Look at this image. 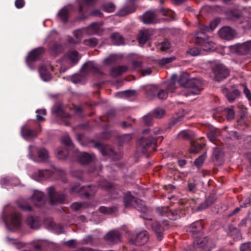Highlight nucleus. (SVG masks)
Instances as JSON below:
<instances>
[{
	"instance_id": "9",
	"label": "nucleus",
	"mask_w": 251,
	"mask_h": 251,
	"mask_svg": "<svg viewBox=\"0 0 251 251\" xmlns=\"http://www.w3.org/2000/svg\"><path fill=\"white\" fill-rule=\"evenodd\" d=\"M216 81H221L227 77L229 75V71L222 64H216L212 68Z\"/></svg>"
},
{
	"instance_id": "7",
	"label": "nucleus",
	"mask_w": 251,
	"mask_h": 251,
	"mask_svg": "<svg viewBox=\"0 0 251 251\" xmlns=\"http://www.w3.org/2000/svg\"><path fill=\"white\" fill-rule=\"evenodd\" d=\"M195 36L197 39V44L200 45L203 50L213 51L216 50V44L209 41L208 39H205V35L203 32L197 33Z\"/></svg>"
},
{
	"instance_id": "25",
	"label": "nucleus",
	"mask_w": 251,
	"mask_h": 251,
	"mask_svg": "<svg viewBox=\"0 0 251 251\" xmlns=\"http://www.w3.org/2000/svg\"><path fill=\"white\" fill-rule=\"evenodd\" d=\"M220 23V19L219 18H216L210 23L209 26L204 25H200V28L201 30V32H203L204 31H209L210 30L213 31L217 26Z\"/></svg>"
},
{
	"instance_id": "52",
	"label": "nucleus",
	"mask_w": 251,
	"mask_h": 251,
	"mask_svg": "<svg viewBox=\"0 0 251 251\" xmlns=\"http://www.w3.org/2000/svg\"><path fill=\"white\" fill-rule=\"evenodd\" d=\"M83 43L84 45L89 47H95L97 45L98 41L96 38H92L88 40H85Z\"/></svg>"
},
{
	"instance_id": "19",
	"label": "nucleus",
	"mask_w": 251,
	"mask_h": 251,
	"mask_svg": "<svg viewBox=\"0 0 251 251\" xmlns=\"http://www.w3.org/2000/svg\"><path fill=\"white\" fill-rule=\"evenodd\" d=\"M157 210L160 215H164L170 220H175L180 217L176 213L169 210L167 207H158L157 208Z\"/></svg>"
},
{
	"instance_id": "32",
	"label": "nucleus",
	"mask_w": 251,
	"mask_h": 251,
	"mask_svg": "<svg viewBox=\"0 0 251 251\" xmlns=\"http://www.w3.org/2000/svg\"><path fill=\"white\" fill-rule=\"evenodd\" d=\"M223 93L226 94V98L230 102L233 101L239 95L240 93L239 91L237 90L228 92V90L226 88L223 90Z\"/></svg>"
},
{
	"instance_id": "38",
	"label": "nucleus",
	"mask_w": 251,
	"mask_h": 251,
	"mask_svg": "<svg viewBox=\"0 0 251 251\" xmlns=\"http://www.w3.org/2000/svg\"><path fill=\"white\" fill-rule=\"evenodd\" d=\"M69 60L73 63H76L80 58L77 51L75 50L70 51L67 54Z\"/></svg>"
},
{
	"instance_id": "30",
	"label": "nucleus",
	"mask_w": 251,
	"mask_h": 251,
	"mask_svg": "<svg viewBox=\"0 0 251 251\" xmlns=\"http://www.w3.org/2000/svg\"><path fill=\"white\" fill-rule=\"evenodd\" d=\"M99 186L101 187L102 189L105 190H110V193L113 195V193L118 194L117 189L116 188L110 183L104 180L100 182L99 184Z\"/></svg>"
},
{
	"instance_id": "3",
	"label": "nucleus",
	"mask_w": 251,
	"mask_h": 251,
	"mask_svg": "<svg viewBox=\"0 0 251 251\" xmlns=\"http://www.w3.org/2000/svg\"><path fill=\"white\" fill-rule=\"evenodd\" d=\"M178 83L184 88L183 95L199 94L202 89V82L198 78H190L189 74L183 72L180 75Z\"/></svg>"
},
{
	"instance_id": "45",
	"label": "nucleus",
	"mask_w": 251,
	"mask_h": 251,
	"mask_svg": "<svg viewBox=\"0 0 251 251\" xmlns=\"http://www.w3.org/2000/svg\"><path fill=\"white\" fill-rule=\"evenodd\" d=\"M84 29L85 27L77 29L74 32V35L77 40L76 42H80L84 35L86 34Z\"/></svg>"
},
{
	"instance_id": "17",
	"label": "nucleus",
	"mask_w": 251,
	"mask_h": 251,
	"mask_svg": "<svg viewBox=\"0 0 251 251\" xmlns=\"http://www.w3.org/2000/svg\"><path fill=\"white\" fill-rule=\"evenodd\" d=\"M52 112L56 116L59 117L61 120L64 122L65 125L68 126L69 125L67 119L70 118L71 115L68 113H66L61 106H54L52 109Z\"/></svg>"
},
{
	"instance_id": "15",
	"label": "nucleus",
	"mask_w": 251,
	"mask_h": 251,
	"mask_svg": "<svg viewBox=\"0 0 251 251\" xmlns=\"http://www.w3.org/2000/svg\"><path fill=\"white\" fill-rule=\"evenodd\" d=\"M102 24L101 23H94L85 27V32L87 35L99 34L102 32Z\"/></svg>"
},
{
	"instance_id": "18",
	"label": "nucleus",
	"mask_w": 251,
	"mask_h": 251,
	"mask_svg": "<svg viewBox=\"0 0 251 251\" xmlns=\"http://www.w3.org/2000/svg\"><path fill=\"white\" fill-rule=\"evenodd\" d=\"M44 49L42 47L38 48L32 50L27 57V63L29 64L30 62L36 60L44 53Z\"/></svg>"
},
{
	"instance_id": "8",
	"label": "nucleus",
	"mask_w": 251,
	"mask_h": 251,
	"mask_svg": "<svg viewBox=\"0 0 251 251\" xmlns=\"http://www.w3.org/2000/svg\"><path fill=\"white\" fill-rule=\"evenodd\" d=\"M4 221L9 229L14 230L20 227L21 224V216L20 214L13 212L10 216H4Z\"/></svg>"
},
{
	"instance_id": "53",
	"label": "nucleus",
	"mask_w": 251,
	"mask_h": 251,
	"mask_svg": "<svg viewBox=\"0 0 251 251\" xmlns=\"http://www.w3.org/2000/svg\"><path fill=\"white\" fill-rule=\"evenodd\" d=\"M175 59V57L174 56L163 58L159 60V64L160 66H164L168 63H169L172 62Z\"/></svg>"
},
{
	"instance_id": "1",
	"label": "nucleus",
	"mask_w": 251,
	"mask_h": 251,
	"mask_svg": "<svg viewBox=\"0 0 251 251\" xmlns=\"http://www.w3.org/2000/svg\"><path fill=\"white\" fill-rule=\"evenodd\" d=\"M203 226L202 221H198L191 225V232L194 238L197 239L194 242L192 251H210L214 245L207 237H201L202 235L201 230Z\"/></svg>"
},
{
	"instance_id": "47",
	"label": "nucleus",
	"mask_w": 251,
	"mask_h": 251,
	"mask_svg": "<svg viewBox=\"0 0 251 251\" xmlns=\"http://www.w3.org/2000/svg\"><path fill=\"white\" fill-rule=\"evenodd\" d=\"M132 139V135L130 134H124L119 137V144L121 145L123 144L129 142Z\"/></svg>"
},
{
	"instance_id": "31",
	"label": "nucleus",
	"mask_w": 251,
	"mask_h": 251,
	"mask_svg": "<svg viewBox=\"0 0 251 251\" xmlns=\"http://www.w3.org/2000/svg\"><path fill=\"white\" fill-rule=\"evenodd\" d=\"M154 20L155 15L153 12L148 11L143 16L142 21L144 24L153 23L154 22Z\"/></svg>"
},
{
	"instance_id": "56",
	"label": "nucleus",
	"mask_w": 251,
	"mask_h": 251,
	"mask_svg": "<svg viewBox=\"0 0 251 251\" xmlns=\"http://www.w3.org/2000/svg\"><path fill=\"white\" fill-rule=\"evenodd\" d=\"M187 53L191 56H198L200 54V50L196 47L190 48L188 51Z\"/></svg>"
},
{
	"instance_id": "61",
	"label": "nucleus",
	"mask_w": 251,
	"mask_h": 251,
	"mask_svg": "<svg viewBox=\"0 0 251 251\" xmlns=\"http://www.w3.org/2000/svg\"><path fill=\"white\" fill-rule=\"evenodd\" d=\"M50 50L54 53H58L62 50V47L60 45L54 44L53 48H50Z\"/></svg>"
},
{
	"instance_id": "60",
	"label": "nucleus",
	"mask_w": 251,
	"mask_h": 251,
	"mask_svg": "<svg viewBox=\"0 0 251 251\" xmlns=\"http://www.w3.org/2000/svg\"><path fill=\"white\" fill-rule=\"evenodd\" d=\"M85 205L84 203L79 202H74L71 205V208L75 211H77L81 209V208L84 207Z\"/></svg>"
},
{
	"instance_id": "10",
	"label": "nucleus",
	"mask_w": 251,
	"mask_h": 251,
	"mask_svg": "<svg viewBox=\"0 0 251 251\" xmlns=\"http://www.w3.org/2000/svg\"><path fill=\"white\" fill-rule=\"evenodd\" d=\"M48 192L51 204L55 205L64 202L65 198L64 193L55 192L53 187H49Z\"/></svg>"
},
{
	"instance_id": "23",
	"label": "nucleus",
	"mask_w": 251,
	"mask_h": 251,
	"mask_svg": "<svg viewBox=\"0 0 251 251\" xmlns=\"http://www.w3.org/2000/svg\"><path fill=\"white\" fill-rule=\"evenodd\" d=\"M34 204L37 206H41L45 203V196L42 192L35 191L32 197Z\"/></svg>"
},
{
	"instance_id": "57",
	"label": "nucleus",
	"mask_w": 251,
	"mask_h": 251,
	"mask_svg": "<svg viewBox=\"0 0 251 251\" xmlns=\"http://www.w3.org/2000/svg\"><path fill=\"white\" fill-rule=\"evenodd\" d=\"M240 251H251V243L247 242L241 245Z\"/></svg>"
},
{
	"instance_id": "58",
	"label": "nucleus",
	"mask_w": 251,
	"mask_h": 251,
	"mask_svg": "<svg viewBox=\"0 0 251 251\" xmlns=\"http://www.w3.org/2000/svg\"><path fill=\"white\" fill-rule=\"evenodd\" d=\"M191 133L188 130H183L179 132L178 134V136L179 138H182L185 139H188L191 138Z\"/></svg>"
},
{
	"instance_id": "16",
	"label": "nucleus",
	"mask_w": 251,
	"mask_h": 251,
	"mask_svg": "<svg viewBox=\"0 0 251 251\" xmlns=\"http://www.w3.org/2000/svg\"><path fill=\"white\" fill-rule=\"evenodd\" d=\"M231 49L241 54H246L251 52V40L247 41L242 44H238L231 47Z\"/></svg>"
},
{
	"instance_id": "46",
	"label": "nucleus",
	"mask_w": 251,
	"mask_h": 251,
	"mask_svg": "<svg viewBox=\"0 0 251 251\" xmlns=\"http://www.w3.org/2000/svg\"><path fill=\"white\" fill-rule=\"evenodd\" d=\"M119 56L116 54H111L104 60L103 63L105 65H110L115 63L117 60Z\"/></svg>"
},
{
	"instance_id": "44",
	"label": "nucleus",
	"mask_w": 251,
	"mask_h": 251,
	"mask_svg": "<svg viewBox=\"0 0 251 251\" xmlns=\"http://www.w3.org/2000/svg\"><path fill=\"white\" fill-rule=\"evenodd\" d=\"M157 88L155 85L149 86L147 88L146 94L148 97L151 98L155 96Z\"/></svg>"
},
{
	"instance_id": "37",
	"label": "nucleus",
	"mask_w": 251,
	"mask_h": 251,
	"mask_svg": "<svg viewBox=\"0 0 251 251\" xmlns=\"http://www.w3.org/2000/svg\"><path fill=\"white\" fill-rule=\"evenodd\" d=\"M219 133L220 130L219 129L212 127L207 133V137L211 142H214L216 140Z\"/></svg>"
},
{
	"instance_id": "4",
	"label": "nucleus",
	"mask_w": 251,
	"mask_h": 251,
	"mask_svg": "<svg viewBox=\"0 0 251 251\" xmlns=\"http://www.w3.org/2000/svg\"><path fill=\"white\" fill-rule=\"evenodd\" d=\"M64 175L65 173L63 170L53 168L51 170H39L33 175L32 178L37 181L46 179L54 180L63 179Z\"/></svg>"
},
{
	"instance_id": "20",
	"label": "nucleus",
	"mask_w": 251,
	"mask_h": 251,
	"mask_svg": "<svg viewBox=\"0 0 251 251\" xmlns=\"http://www.w3.org/2000/svg\"><path fill=\"white\" fill-rule=\"evenodd\" d=\"M81 70L86 73H95L99 72V68L94 61H88L83 65Z\"/></svg>"
},
{
	"instance_id": "33",
	"label": "nucleus",
	"mask_w": 251,
	"mask_h": 251,
	"mask_svg": "<svg viewBox=\"0 0 251 251\" xmlns=\"http://www.w3.org/2000/svg\"><path fill=\"white\" fill-rule=\"evenodd\" d=\"M112 43L116 45H120L124 44L123 37L118 33H114L110 36Z\"/></svg>"
},
{
	"instance_id": "29",
	"label": "nucleus",
	"mask_w": 251,
	"mask_h": 251,
	"mask_svg": "<svg viewBox=\"0 0 251 251\" xmlns=\"http://www.w3.org/2000/svg\"><path fill=\"white\" fill-rule=\"evenodd\" d=\"M127 68L126 66H121L113 68L110 71V75L113 77L122 75L124 72H126Z\"/></svg>"
},
{
	"instance_id": "36",
	"label": "nucleus",
	"mask_w": 251,
	"mask_h": 251,
	"mask_svg": "<svg viewBox=\"0 0 251 251\" xmlns=\"http://www.w3.org/2000/svg\"><path fill=\"white\" fill-rule=\"evenodd\" d=\"M176 78V75H173L171 79L167 82V89L168 92L173 93L174 90L177 87L176 86L175 80Z\"/></svg>"
},
{
	"instance_id": "13",
	"label": "nucleus",
	"mask_w": 251,
	"mask_h": 251,
	"mask_svg": "<svg viewBox=\"0 0 251 251\" xmlns=\"http://www.w3.org/2000/svg\"><path fill=\"white\" fill-rule=\"evenodd\" d=\"M149 238L148 232L144 230L137 233L135 239H130L129 242L136 245H141L146 243Z\"/></svg>"
},
{
	"instance_id": "14",
	"label": "nucleus",
	"mask_w": 251,
	"mask_h": 251,
	"mask_svg": "<svg viewBox=\"0 0 251 251\" xmlns=\"http://www.w3.org/2000/svg\"><path fill=\"white\" fill-rule=\"evenodd\" d=\"M104 240L108 244H113L121 241V234L117 230H112L108 232L104 237Z\"/></svg>"
},
{
	"instance_id": "6",
	"label": "nucleus",
	"mask_w": 251,
	"mask_h": 251,
	"mask_svg": "<svg viewBox=\"0 0 251 251\" xmlns=\"http://www.w3.org/2000/svg\"><path fill=\"white\" fill-rule=\"evenodd\" d=\"M124 200L125 205L126 207L132 206L142 212H146L147 211V208L145 205L144 202L141 200L133 197L130 192H127L125 194Z\"/></svg>"
},
{
	"instance_id": "21",
	"label": "nucleus",
	"mask_w": 251,
	"mask_h": 251,
	"mask_svg": "<svg viewBox=\"0 0 251 251\" xmlns=\"http://www.w3.org/2000/svg\"><path fill=\"white\" fill-rule=\"evenodd\" d=\"M167 225V224L165 223L164 226H162L158 222H155L151 224L152 228L155 231L158 240L160 241L162 239L163 232L165 229L164 226Z\"/></svg>"
},
{
	"instance_id": "54",
	"label": "nucleus",
	"mask_w": 251,
	"mask_h": 251,
	"mask_svg": "<svg viewBox=\"0 0 251 251\" xmlns=\"http://www.w3.org/2000/svg\"><path fill=\"white\" fill-rule=\"evenodd\" d=\"M170 47V43L168 41L163 42L158 45V48L161 51H167Z\"/></svg>"
},
{
	"instance_id": "41",
	"label": "nucleus",
	"mask_w": 251,
	"mask_h": 251,
	"mask_svg": "<svg viewBox=\"0 0 251 251\" xmlns=\"http://www.w3.org/2000/svg\"><path fill=\"white\" fill-rule=\"evenodd\" d=\"M38 156L39 159L43 161H46L49 158L48 151L45 149H41L37 151Z\"/></svg>"
},
{
	"instance_id": "34",
	"label": "nucleus",
	"mask_w": 251,
	"mask_h": 251,
	"mask_svg": "<svg viewBox=\"0 0 251 251\" xmlns=\"http://www.w3.org/2000/svg\"><path fill=\"white\" fill-rule=\"evenodd\" d=\"M69 12L67 7L62 8L58 13V18L63 23L68 21Z\"/></svg>"
},
{
	"instance_id": "35",
	"label": "nucleus",
	"mask_w": 251,
	"mask_h": 251,
	"mask_svg": "<svg viewBox=\"0 0 251 251\" xmlns=\"http://www.w3.org/2000/svg\"><path fill=\"white\" fill-rule=\"evenodd\" d=\"M135 7L134 5L126 6L122 8L118 12V15L120 16H124L126 14L133 12L135 11Z\"/></svg>"
},
{
	"instance_id": "43",
	"label": "nucleus",
	"mask_w": 251,
	"mask_h": 251,
	"mask_svg": "<svg viewBox=\"0 0 251 251\" xmlns=\"http://www.w3.org/2000/svg\"><path fill=\"white\" fill-rule=\"evenodd\" d=\"M68 154V151L65 149L61 148L56 151V157L60 159H65Z\"/></svg>"
},
{
	"instance_id": "39",
	"label": "nucleus",
	"mask_w": 251,
	"mask_h": 251,
	"mask_svg": "<svg viewBox=\"0 0 251 251\" xmlns=\"http://www.w3.org/2000/svg\"><path fill=\"white\" fill-rule=\"evenodd\" d=\"M97 0H79V11L82 12L83 11V7L93 5Z\"/></svg>"
},
{
	"instance_id": "62",
	"label": "nucleus",
	"mask_w": 251,
	"mask_h": 251,
	"mask_svg": "<svg viewBox=\"0 0 251 251\" xmlns=\"http://www.w3.org/2000/svg\"><path fill=\"white\" fill-rule=\"evenodd\" d=\"M135 92L134 91H126L120 94L122 97H129L132 96H134Z\"/></svg>"
},
{
	"instance_id": "11",
	"label": "nucleus",
	"mask_w": 251,
	"mask_h": 251,
	"mask_svg": "<svg viewBox=\"0 0 251 251\" xmlns=\"http://www.w3.org/2000/svg\"><path fill=\"white\" fill-rule=\"evenodd\" d=\"M96 192V188L95 186L90 187H79V185L76 184L73 186L71 189V192L80 193L85 197H88L92 195Z\"/></svg>"
},
{
	"instance_id": "2",
	"label": "nucleus",
	"mask_w": 251,
	"mask_h": 251,
	"mask_svg": "<svg viewBox=\"0 0 251 251\" xmlns=\"http://www.w3.org/2000/svg\"><path fill=\"white\" fill-rule=\"evenodd\" d=\"M162 130L159 127H155L152 130H145L144 135L137 143V149L142 153H146L147 151L151 149L154 151L157 139L162 138Z\"/></svg>"
},
{
	"instance_id": "40",
	"label": "nucleus",
	"mask_w": 251,
	"mask_h": 251,
	"mask_svg": "<svg viewBox=\"0 0 251 251\" xmlns=\"http://www.w3.org/2000/svg\"><path fill=\"white\" fill-rule=\"evenodd\" d=\"M242 13L237 10H229L227 12V15L229 18L233 20H237L242 15Z\"/></svg>"
},
{
	"instance_id": "5",
	"label": "nucleus",
	"mask_w": 251,
	"mask_h": 251,
	"mask_svg": "<svg viewBox=\"0 0 251 251\" xmlns=\"http://www.w3.org/2000/svg\"><path fill=\"white\" fill-rule=\"evenodd\" d=\"M62 143L70 149H72L74 153V156L77 158L79 162L82 164H86L93 161L95 156L94 154H89L85 152H78V151L75 149L72 143V141L70 137L68 135L64 136L61 139Z\"/></svg>"
},
{
	"instance_id": "48",
	"label": "nucleus",
	"mask_w": 251,
	"mask_h": 251,
	"mask_svg": "<svg viewBox=\"0 0 251 251\" xmlns=\"http://www.w3.org/2000/svg\"><path fill=\"white\" fill-rule=\"evenodd\" d=\"M116 210V209L115 207L108 208L104 206H101L99 208L100 212L103 214H111L113 212H114Z\"/></svg>"
},
{
	"instance_id": "22",
	"label": "nucleus",
	"mask_w": 251,
	"mask_h": 251,
	"mask_svg": "<svg viewBox=\"0 0 251 251\" xmlns=\"http://www.w3.org/2000/svg\"><path fill=\"white\" fill-rule=\"evenodd\" d=\"M38 132L36 130H31L24 126L21 129V134L23 138L26 140H30L37 135Z\"/></svg>"
},
{
	"instance_id": "42",
	"label": "nucleus",
	"mask_w": 251,
	"mask_h": 251,
	"mask_svg": "<svg viewBox=\"0 0 251 251\" xmlns=\"http://www.w3.org/2000/svg\"><path fill=\"white\" fill-rule=\"evenodd\" d=\"M202 149V145L196 142H192L189 151L192 153H197Z\"/></svg>"
},
{
	"instance_id": "27",
	"label": "nucleus",
	"mask_w": 251,
	"mask_h": 251,
	"mask_svg": "<svg viewBox=\"0 0 251 251\" xmlns=\"http://www.w3.org/2000/svg\"><path fill=\"white\" fill-rule=\"evenodd\" d=\"M150 34L148 30L145 29L141 30L138 36V40L139 44L144 45L149 39Z\"/></svg>"
},
{
	"instance_id": "64",
	"label": "nucleus",
	"mask_w": 251,
	"mask_h": 251,
	"mask_svg": "<svg viewBox=\"0 0 251 251\" xmlns=\"http://www.w3.org/2000/svg\"><path fill=\"white\" fill-rule=\"evenodd\" d=\"M64 244L70 248H75L77 246V242L75 240H71L65 242Z\"/></svg>"
},
{
	"instance_id": "28",
	"label": "nucleus",
	"mask_w": 251,
	"mask_h": 251,
	"mask_svg": "<svg viewBox=\"0 0 251 251\" xmlns=\"http://www.w3.org/2000/svg\"><path fill=\"white\" fill-rule=\"evenodd\" d=\"M39 73L41 78L44 81H47L51 79V75L45 66H41L39 69Z\"/></svg>"
},
{
	"instance_id": "59",
	"label": "nucleus",
	"mask_w": 251,
	"mask_h": 251,
	"mask_svg": "<svg viewBox=\"0 0 251 251\" xmlns=\"http://www.w3.org/2000/svg\"><path fill=\"white\" fill-rule=\"evenodd\" d=\"M152 119L153 116L151 113H148L143 117L144 123L147 125L151 124Z\"/></svg>"
},
{
	"instance_id": "55",
	"label": "nucleus",
	"mask_w": 251,
	"mask_h": 251,
	"mask_svg": "<svg viewBox=\"0 0 251 251\" xmlns=\"http://www.w3.org/2000/svg\"><path fill=\"white\" fill-rule=\"evenodd\" d=\"M206 157V153H204L199 156L197 159L195 160L194 162L195 165L198 167L201 166L205 159Z\"/></svg>"
},
{
	"instance_id": "24",
	"label": "nucleus",
	"mask_w": 251,
	"mask_h": 251,
	"mask_svg": "<svg viewBox=\"0 0 251 251\" xmlns=\"http://www.w3.org/2000/svg\"><path fill=\"white\" fill-rule=\"evenodd\" d=\"M26 222L27 225L33 229H37L41 226V222L37 217H28Z\"/></svg>"
},
{
	"instance_id": "51",
	"label": "nucleus",
	"mask_w": 251,
	"mask_h": 251,
	"mask_svg": "<svg viewBox=\"0 0 251 251\" xmlns=\"http://www.w3.org/2000/svg\"><path fill=\"white\" fill-rule=\"evenodd\" d=\"M165 114L164 110L160 108H156L154 110L153 116L156 118H161Z\"/></svg>"
},
{
	"instance_id": "12",
	"label": "nucleus",
	"mask_w": 251,
	"mask_h": 251,
	"mask_svg": "<svg viewBox=\"0 0 251 251\" xmlns=\"http://www.w3.org/2000/svg\"><path fill=\"white\" fill-rule=\"evenodd\" d=\"M218 34L220 38L230 40L234 39L236 35V32L229 26H224L218 31Z\"/></svg>"
},
{
	"instance_id": "63",
	"label": "nucleus",
	"mask_w": 251,
	"mask_h": 251,
	"mask_svg": "<svg viewBox=\"0 0 251 251\" xmlns=\"http://www.w3.org/2000/svg\"><path fill=\"white\" fill-rule=\"evenodd\" d=\"M235 115V113L234 110L231 108H228L227 109V119L228 120H232Z\"/></svg>"
},
{
	"instance_id": "49",
	"label": "nucleus",
	"mask_w": 251,
	"mask_h": 251,
	"mask_svg": "<svg viewBox=\"0 0 251 251\" xmlns=\"http://www.w3.org/2000/svg\"><path fill=\"white\" fill-rule=\"evenodd\" d=\"M37 114V119L39 121L44 120V116L46 115V110L45 109L37 110L36 111Z\"/></svg>"
},
{
	"instance_id": "50",
	"label": "nucleus",
	"mask_w": 251,
	"mask_h": 251,
	"mask_svg": "<svg viewBox=\"0 0 251 251\" xmlns=\"http://www.w3.org/2000/svg\"><path fill=\"white\" fill-rule=\"evenodd\" d=\"M102 8L105 12L111 13L114 11L115 6L113 4L109 3L103 5Z\"/></svg>"
},
{
	"instance_id": "26",
	"label": "nucleus",
	"mask_w": 251,
	"mask_h": 251,
	"mask_svg": "<svg viewBox=\"0 0 251 251\" xmlns=\"http://www.w3.org/2000/svg\"><path fill=\"white\" fill-rule=\"evenodd\" d=\"M227 234L234 239L239 240L242 239V235L239 230L232 225H229L227 231Z\"/></svg>"
}]
</instances>
